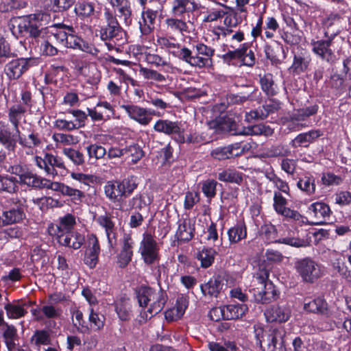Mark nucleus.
I'll list each match as a JSON object with an SVG mask.
<instances>
[{
    "mask_svg": "<svg viewBox=\"0 0 351 351\" xmlns=\"http://www.w3.org/2000/svg\"><path fill=\"white\" fill-rule=\"evenodd\" d=\"M131 302L130 298L122 297L116 302L115 309L121 320H128L130 317Z\"/></svg>",
    "mask_w": 351,
    "mask_h": 351,
    "instance_id": "obj_40",
    "label": "nucleus"
},
{
    "mask_svg": "<svg viewBox=\"0 0 351 351\" xmlns=\"http://www.w3.org/2000/svg\"><path fill=\"white\" fill-rule=\"evenodd\" d=\"M256 344L263 351H287L285 344L286 332L282 327L265 330L261 327L255 328Z\"/></svg>",
    "mask_w": 351,
    "mask_h": 351,
    "instance_id": "obj_2",
    "label": "nucleus"
},
{
    "mask_svg": "<svg viewBox=\"0 0 351 351\" xmlns=\"http://www.w3.org/2000/svg\"><path fill=\"white\" fill-rule=\"evenodd\" d=\"M97 223L105 229L106 236L110 243H112V239L114 238L115 228L114 223L111 217L107 214L100 215L96 219Z\"/></svg>",
    "mask_w": 351,
    "mask_h": 351,
    "instance_id": "obj_39",
    "label": "nucleus"
},
{
    "mask_svg": "<svg viewBox=\"0 0 351 351\" xmlns=\"http://www.w3.org/2000/svg\"><path fill=\"white\" fill-rule=\"evenodd\" d=\"M232 145L223 147H217L211 152V156L219 160L238 156V153L233 152Z\"/></svg>",
    "mask_w": 351,
    "mask_h": 351,
    "instance_id": "obj_50",
    "label": "nucleus"
},
{
    "mask_svg": "<svg viewBox=\"0 0 351 351\" xmlns=\"http://www.w3.org/2000/svg\"><path fill=\"white\" fill-rule=\"evenodd\" d=\"M184 125L180 121H172L168 119H160L154 125L155 131L167 135H176L178 143H185Z\"/></svg>",
    "mask_w": 351,
    "mask_h": 351,
    "instance_id": "obj_8",
    "label": "nucleus"
},
{
    "mask_svg": "<svg viewBox=\"0 0 351 351\" xmlns=\"http://www.w3.org/2000/svg\"><path fill=\"white\" fill-rule=\"evenodd\" d=\"M195 55L186 47H182L178 51V57L193 66L204 67L214 54V49L204 44L198 43L194 46Z\"/></svg>",
    "mask_w": 351,
    "mask_h": 351,
    "instance_id": "obj_3",
    "label": "nucleus"
},
{
    "mask_svg": "<svg viewBox=\"0 0 351 351\" xmlns=\"http://www.w3.org/2000/svg\"><path fill=\"white\" fill-rule=\"evenodd\" d=\"M49 11L45 10L36 12V13L29 14L25 21L24 27L33 38L44 37L47 32V25L51 22V16L49 13Z\"/></svg>",
    "mask_w": 351,
    "mask_h": 351,
    "instance_id": "obj_4",
    "label": "nucleus"
},
{
    "mask_svg": "<svg viewBox=\"0 0 351 351\" xmlns=\"http://www.w3.org/2000/svg\"><path fill=\"white\" fill-rule=\"evenodd\" d=\"M34 62L32 58L12 60L5 65L4 69L5 73L10 79L16 80L32 66Z\"/></svg>",
    "mask_w": 351,
    "mask_h": 351,
    "instance_id": "obj_13",
    "label": "nucleus"
},
{
    "mask_svg": "<svg viewBox=\"0 0 351 351\" xmlns=\"http://www.w3.org/2000/svg\"><path fill=\"white\" fill-rule=\"evenodd\" d=\"M261 236L268 243H282L294 247H302L306 245V242L298 237L287 236L278 238L277 229L271 223L265 224L261 227Z\"/></svg>",
    "mask_w": 351,
    "mask_h": 351,
    "instance_id": "obj_5",
    "label": "nucleus"
},
{
    "mask_svg": "<svg viewBox=\"0 0 351 351\" xmlns=\"http://www.w3.org/2000/svg\"><path fill=\"white\" fill-rule=\"evenodd\" d=\"M105 18L107 25L102 27L100 31V37L103 40H120L122 38V32L115 16L109 11L105 12Z\"/></svg>",
    "mask_w": 351,
    "mask_h": 351,
    "instance_id": "obj_11",
    "label": "nucleus"
},
{
    "mask_svg": "<svg viewBox=\"0 0 351 351\" xmlns=\"http://www.w3.org/2000/svg\"><path fill=\"white\" fill-rule=\"evenodd\" d=\"M304 309L307 312L319 313L327 315L328 314V304L326 302L320 297L313 300L305 299L304 302Z\"/></svg>",
    "mask_w": 351,
    "mask_h": 351,
    "instance_id": "obj_23",
    "label": "nucleus"
},
{
    "mask_svg": "<svg viewBox=\"0 0 351 351\" xmlns=\"http://www.w3.org/2000/svg\"><path fill=\"white\" fill-rule=\"evenodd\" d=\"M20 181L28 186L43 189L45 178L30 171H25L20 175Z\"/></svg>",
    "mask_w": 351,
    "mask_h": 351,
    "instance_id": "obj_41",
    "label": "nucleus"
},
{
    "mask_svg": "<svg viewBox=\"0 0 351 351\" xmlns=\"http://www.w3.org/2000/svg\"><path fill=\"white\" fill-rule=\"evenodd\" d=\"M264 314L269 322H285L291 316V309L286 304L274 305L267 308Z\"/></svg>",
    "mask_w": 351,
    "mask_h": 351,
    "instance_id": "obj_18",
    "label": "nucleus"
},
{
    "mask_svg": "<svg viewBox=\"0 0 351 351\" xmlns=\"http://www.w3.org/2000/svg\"><path fill=\"white\" fill-rule=\"evenodd\" d=\"M308 213L313 217L311 225L322 226L327 223L332 211L329 206L324 202H317L311 204L308 208Z\"/></svg>",
    "mask_w": 351,
    "mask_h": 351,
    "instance_id": "obj_15",
    "label": "nucleus"
},
{
    "mask_svg": "<svg viewBox=\"0 0 351 351\" xmlns=\"http://www.w3.org/2000/svg\"><path fill=\"white\" fill-rule=\"evenodd\" d=\"M75 0H45L43 7L45 10L53 12H62L69 10Z\"/></svg>",
    "mask_w": 351,
    "mask_h": 351,
    "instance_id": "obj_29",
    "label": "nucleus"
},
{
    "mask_svg": "<svg viewBox=\"0 0 351 351\" xmlns=\"http://www.w3.org/2000/svg\"><path fill=\"white\" fill-rule=\"evenodd\" d=\"M157 12L148 9L142 13V19L138 22L139 29L143 34H149L154 28Z\"/></svg>",
    "mask_w": 351,
    "mask_h": 351,
    "instance_id": "obj_28",
    "label": "nucleus"
},
{
    "mask_svg": "<svg viewBox=\"0 0 351 351\" xmlns=\"http://www.w3.org/2000/svg\"><path fill=\"white\" fill-rule=\"evenodd\" d=\"M241 135H261L270 136L273 130L269 126L263 124L254 125L249 127H242V131L239 132Z\"/></svg>",
    "mask_w": 351,
    "mask_h": 351,
    "instance_id": "obj_42",
    "label": "nucleus"
},
{
    "mask_svg": "<svg viewBox=\"0 0 351 351\" xmlns=\"http://www.w3.org/2000/svg\"><path fill=\"white\" fill-rule=\"evenodd\" d=\"M18 189L16 178L10 176H0V191L10 193H14Z\"/></svg>",
    "mask_w": 351,
    "mask_h": 351,
    "instance_id": "obj_47",
    "label": "nucleus"
},
{
    "mask_svg": "<svg viewBox=\"0 0 351 351\" xmlns=\"http://www.w3.org/2000/svg\"><path fill=\"white\" fill-rule=\"evenodd\" d=\"M188 306V301L185 298H178L176 306L165 312V317L168 322H173L180 319Z\"/></svg>",
    "mask_w": 351,
    "mask_h": 351,
    "instance_id": "obj_26",
    "label": "nucleus"
},
{
    "mask_svg": "<svg viewBox=\"0 0 351 351\" xmlns=\"http://www.w3.org/2000/svg\"><path fill=\"white\" fill-rule=\"evenodd\" d=\"M67 30L69 34L65 47L67 48L78 49L82 43V39L75 34V30L73 27H67Z\"/></svg>",
    "mask_w": 351,
    "mask_h": 351,
    "instance_id": "obj_57",
    "label": "nucleus"
},
{
    "mask_svg": "<svg viewBox=\"0 0 351 351\" xmlns=\"http://www.w3.org/2000/svg\"><path fill=\"white\" fill-rule=\"evenodd\" d=\"M260 83L262 90L267 96H274L277 93V86L274 83L271 74L267 73L260 76Z\"/></svg>",
    "mask_w": 351,
    "mask_h": 351,
    "instance_id": "obj_45",
    "label": "nucleus"
},
{
    "mask_svg": "<svg viewBox=\"0 0 351 351\" xmlns=\"http://www.w3.org/2000/svg\"><path fill=\"white\" fill-rule=\"evenodd\" d=\"M42 210H46L49 208H58L62 206L59 200L51 197H43L34 200Z\"/></svg>",
    "mask_w": 351,
    "mask_h": 351,
    "instance_id": "obj_55",
    "label": "nucleus"
},
{
    "mask_svg": "<svg viewBox=\"0 0 351 351\" xmlns=\"http://www.w3.org/2000/svg\"><path fill=\"white\" fill-rule=\"evenodd\" d=\"M295 268L306 282L313 283L323 274L321 265L310 258H304L297 261L295 263Z\"/></svg>",
    "mask_w": 351,
    "mask_h": 351,
    "instance_id": "obj_6",
    "label": "nucleus"
},
{
    "mask_svg": "<svg viewBox=\"0 0 351 351\" xmlns=\"http://www.w3.org/2000/svg\"><path fill=\"white\" fill-rule=\"evenodd\" d=\"M147 110L144 108L133 107V119L142 125H147L151 121Z\"/></svg>",
    "mask_w": 351,
    "mask_h": 351,
    "instance_id": "obj_61",
    "label": "nucleus"
},
{
    "mask_svg": "<svg viewBox=\"0 0 351 351\" xmlns=\"http://www.w3.org/2000/svg\"><path fill=\"white\" fill-rule=\"evenodd\" d=\"M95 10L93 3L90 2L82 1L78 2L75 7V14L82 18L88 17L91 16Z\"/></svg>",
    "mask_w": 351,
    "mask_h": 351,
    "instance_id": "obj_52",
    "label": "nucleus"
},
{
    "mask_svg": "<svg viewBox=\"0 0 351 351\" xmlns=\"http://www.w3.org/2000/svg\"><path fill=\"white\" fill-rule=\"evenodd\" d=\"M17 143L23 147L32 149L41 147L43 142L38 133L31 132L27 137L19 133H12L10 128L5 125L0 127V145L8 153L14 152Z\"/></svg>",
    "mask_w": 351,
    "mask_h": 351,
    "instance_id": "obj_1",
    "label": "nucleus"
},
{
    "mask_svg": "<svg viewBox=\"0 0 351 351\" xmlns=\"http://www.w3.org/2000/svg\"><path fill=\"white\" fill-rule=\"evenodd\" d=\"M341 16L339 14H330L326 19L324 24L326 27L325 36H335L340 32L339 25Z\"/></svg>",
    "mask_w": 351,
    "mask_h": 351,
    "instance_id": "obj_36",
    "label": "nucleus"
},
{
    "mask_svg": "<svg viewBox=\"0 0 351 351\" xmlns=\"http://www.w3.org/2000/svg\"><path fill=\"white\" fill-rule=\"evenodd\" d=\"M53 155L50 153H45L44 157L36 156L34 161L36 165L41 169H43L47 175L55 176L57 171L52 167Z\"/></svg>",
    "mask_w": 351,
    "mask_h": 351,
    "instance_id": "obj_35",
    "label": "nucleus"
},
{
    "mask_svg": "<svg viewBox=\"0 0 351 351\" xmlns=\"http://www.w3.org/2000/svg\"><path fill=\"white\" fill-rule=\"evenodd\" d=\"M215 125L217 127V129L223 132H230L232 135H241V133L239 132L242 131V128L237 126V123L231 118L226 117L219 119Z\"/></svg>",
    "mask_w": 351,
    "mask_h": 351,
    "instance_id": "obj_37",
    "label": "nucleus"
},
{
    "mask_svg": "<svg viewBox=\"0 0 351 351\" xmlns=\"http://www.w3.org/2000/svg\"><path fill=\"white\" fill-rule=\"evenodd\" d=\"M25 217V214L23 208L20 205H17L16 207L3 211L1 218L3 224L8 225L20 222Z\"/></svg>",
    "mask_w": 351,
    "mask_h": 351,
    "instance_id": "obj_27",
    "label": "nucleus"
},
{
    "mask_svg": "<svg viewBox=\"0 0 351 351\" xmlns=\"http://www.w3.org/2000/svg\"><path fill=\"white\" fill-rule=\"evenodd\" d=\"M57 240L60 245L74 250L80 249L85 241L84 236L75 231L60 234Z\"/></svg>",
    "mask_w": 351,
    "mask_h": 351,
    "instance_id": "obj_22",
    "label": "nucleus"
},
{
    "mask_svg": "<svg viewBox=\"0 0 351 351\" xmlns=\"http://www.w3.org/2000/svg\"><path fill=\"white\" fill-rule=\"evenodd\" d=\"M297 186L308 195H312L315 191V180L312 177L304 176L300 178L297 183Z\"/></svg>",
    "mask_w": 351,
    "mask_h": 351,
    "instance_id": "obj_54",
    "label": "nucleus"
},
{
    "mask_svg": "<svg viewBox=\"0 0 351 351\" xmlns=\"http://www.w3.org/2000/svg\"><path fill=\"white\" fill-rule=\"evenodd\" d=\"M88 155L90 158H94L97 160L103 158L106 154V149L97 144H91L86 147Z\"/></svg>",
    "mask_w": 351,
    "mask_h": 351,
    "instance_id": "obj_58",
    "label": "nucleus"
},
{
    "mask_svg": "<svg viewBox=\"0 0 351 351\" xmlns=\"http://www.w3.org/2000/svg\"><path fill=\"white\" fill-rule=\"evenodd\" d=\"M311 60L310 56L305 53L294 55L293 64L289 69V72L293 75H300L306 71Z\"/></svg>",
    "mask_w": 351,
    "mask_h": 351,
    "instance_id": "obj_25",
    "label": "nucleus"
},
{
    "mask_svg": "<svg viewBox=\"0 0 351 351\" xmlns=\"http://www.w3.org/2000/svg\"><path fill=\"white\" fill-rule=\"evenodd\" d=\"M193 231L194 228L191 226L190 220H180L176 237L178 240L189 241L193 237Z\"/></svg>",
    "mask_w": 351,
    "mask_h": 351,
    "instance_id": "obj_38",
    "label": "nucleus"
},
{
    "mask_svg": "<svg viewBox=\"0 0 351 351\" xmlns=\"http://www.w3.org/2000/svg\"><path fill=\"white\" fill-rule=\"evenodd\" d=\"M84 262L90 269L95 267L100 254V246L97 237L90 234L87 236Z\"/></svg>",
    "mask_w": 351,
    "mask_h": 351,
    "instance_id": "obj_14",
    "label": "nucleus"
},
{
    "mask_svg": "<svg viewBox=\"0 0 351 351\" xmlns=\"http://www.w3.org/2000/svg\"><path fill=\"white\" fill-rule=\"evenodd\" d=\"M321 134L319 130H311L308 132L300 134L291 141V145L293 147H307L309 144L314 142Z\"/></svg>",
    "mask_w": 351,
    "mask_h": 351,
    "instance_id": "obj_30",
    "label": "nucleus"
},
{
    "mask_svg": "<svg viewBox=\"0 0 351 351\" xmlns=\"http://www.w3.org/2000/svg\"><path fill=\"white\" fill-rule=\"evenodd\" d=\"M218 179L223 182H231L240 184L243 181V176L235 170H223L218 174Z\"/></svg>",
    "mask_w": 351,
    "mask_h": 351,
    "instance_id": "obj_46",
    "label": "nucleus"
},
{
    "mask_svg": "<svg viewBox=\"0 0 351 351\" xmlns=\"http://www.w3.org/2000/svg\"><path fill=\"white\" fill-rule=\"evenodd\" d=\"M215 254L216 251L214 249L204 247L197 252L196 257L200 261L202 267L207 268L213 263Z\"/></svg>",
    "mask_w": 351,
    "mask_h": 351,
    "instance_id": "obj_43",
    "label": "nucleus"
},
{
    "mask_svg": "<svg viewBox=\"0 0 351 351\" xmlns=\"http://www.w3.org/2000/svg\"><path fill=\"white\" fill-rule=\"evenodd\" d=\"M62 153L75 165H81L84 162V157L82 153L73 148H64Z\"/></svg>",
    "mask_w": 351,
    "mask_h": 351,
    "instance_id": "obj_56",
    "label": "nucleus"
},
{
    "mask_svg": "<svg viewBox=\"0 0 351 351\" xmlns=\"http://www.w3.org/2000/svg\"><path fill=\"white\" fill-rule=\"evenodd\" d=\"M217 182L215 180H206L202 182V191L208 198H213L216 195Z\"/></svg>",
    "mask_w": 351,
    "mask_h": 351,
    "instance_id": "obj_60",
    "label": "nucleus"
},
{
    "mask_svg": "<svg viewBox=\"0 0 351 351\" xmlns=\"http://www.w3.org/2000/svg\"><path fill=\"white\" fill-rule=\"evenodd\" d=\"M167 29L174 34L185 35L190 33V21H186L184 17L172 16L165 20Z\"/></svg>",
    "mask_w": 351,
    "mask_h": 351,
    "instance_id": "obj_20",
    "label": "nucleus"
},
{
    "mask_svg": "<svg viewBox=\"0 0 351 351\" xmlns=\"http://www.w3.org/2000/svg\"><path fill=\"white\" fill-rule=\"evenodd\" d=\"M136 56H139L138 58L139 60L143 59L149 64H155L156 66H164L167 64V62L161 58L160 56L157 54H145L143 52V48L137 46Z\"/></svg>",
    "mask_w": 351,
    "mask_h": 351,
    "instance_id": "obj_49",
    "label": "nucleus"
},
{
    "mask_svg": "<svg viewBox=\"0 0 351 351\" xmlns=\"http://www.w3.org/2000/svg\"><path fill=\"white\" fill-rule=\"evenodd\" d=\"M32 340L36 346L49 345L51 342L49 332L46 330H39L34 332Z\"/></svg>",
    "mask_w": 351,
    "mask_h": 351,
    "instance_id": "obj_59",
    "label": "nucleus"
},
{
    "mask_svg": "<svg viewBox=\"0 0 351 351\" xmlns=\"http://www.w3.org/2000/svg\"><path fill=\"white\" fill-rule=\"evenodd\" d=\"M158 248L156 241L150 234H144L139 252L146 264H153L158 259Z\"/></svg>",
    "mask_w": 351,
    "mask_h": 351,
    "instance_id": "obj_12",
    "label": "nucleus"
},
{
    "mask_svg": "<svg viewBox=\"0 0 351 351\" xmlns=\"http://www.w3.org/2000/svg\"><path fill=\"white\" fill-rule=\"evenodd\" d=\"M225 311V319H237L242 317L248 311L245 304H231L223 306Z\"/></svg>",
    "mask_w": 351,
    "mask_h": 351,
    "instance_id": "obj_33",
    "label": "nucleus"
},
{
    "mask_svg": "<svg viewBox=\"0 0 351 351\" xmlns=\"http://www.w3.org/2000/svg\"><path fill=\"white\" fill-rule=\"evenodd\" d=\"M37 38L41 39L40 49L43 54L53 56L58 53V50L53 45L55 43L49 40L48 37H39Z\"/></svg>",
    "mask_w": 351,
    "mask_h": 351,
    "instance_id": "obj_53",
    "label": "nucleus"
},
{
    "mask_svg": "<svg viewBox=\"0 0 351 351\" xmlns=\"http://www.w3.org/2000/svg\"><path fill=\"white\" fill-rule=\"evenodd\" d=\"M75 224V216L71 213H67L60 217L56 224H50L48 227V232L50 235L58 239L60 237V234H66L73 231Z\"/></svg>",
    "mask_w": 351,
    "mask_h": 351,
    "instance_id": "obj_10",
    "label": "nucleus"
},
{
    "mask_svg": "<svg viewBox=\"0 0 351 351\" xmlns=\"http://www.w3.org/2000/svg\"><path fill=\"white\" fill-rule=\"evenodd\" d=\"M167 300V293L162 290H159L156 292L154 291V296L152 297V303L147 311L141 312L140 322H145L149 317H151L153 314L160 313L165 306Z\"/></svg>",
    "mask_w": 351,
    "mask_h": 351,
    "instance_id": "obj_17",
    "label": "nucleus"
},
{
    "mask_svg": "<svg viewBox=\"0 0 351 351\" xmlns=\"http://www.w3.org/2000/svg\"><path fill=\"white\" fill-rule=\"evenodd\" d=\"M267 278L268 274L265 271L263 276L256 278L260 287L252 289L255 300L263 304L269 303L277 298V291L274 285L271 282H265Z\"/></svg>",
    "mask_w": 351,
    "mask_h": 351,
    "instance_id": "obj_7",
    "label": "nucleus"
},
{
    "mask_svg": "<svg viewBox=\"0 0 351 351\" xmlns=\"http://www.w3.org/2000/svg\"><path fill=\"white\" fill-rule=\"evenodd\" d=\"M88 319L90 324V326L95 330H99L104 327V317L103 315L99 316L98 313H95L94 310L90 308V314Z\"/></svg>",
    "mask_w": 351,
    "mask_h": 351,
    "instance_id": "obj_64",
    "label": "nucleus"
},
{
    "mask_svg": "<svg viewBox=\"0 0 351 351\" xmlns=\"http://www.w3.org/2000/svg\"><path fill=\"white\" fill-rule=\"evenodd\" d=\"M326 40H319L312 43L313 51L323 60L332 63L336 60V56L331 48L334 36L328 35Z\"/></svg>",
    "mask_w": 351,
    "mask_h": 351,
    "instance_id": "obj_16",
    "label": "nucleus"
},
{
    "mask_svg": "<svg viewBox=\"0 0 351 351\" xmlns=\"http://www.w3.org/2000/svg\"><path fill=\"white\" fill-rule=\"evenodd\" d=\"M317 111V108L315 106L300 109L292 114L291 119L295 121H302L306 117H308L315 114Z\"/></svg>",
    "mask_w": 351,
    "mask_h": 351,
    "instance_id": "obj_63",
    "label": "nucleus"
},
{
    "mask_svg": "<svg viewBox=\"0 0 351 351\" xmlns=\"http://www.w3.org/2000/svg\"><path fill=\"white\" fill-rule=\"evenodd\" d=\"M136 295L139 306L146 307L148 302H152L154 291L150 287L143 286L136 290Z\"/></svg>",
    "mask_w": 351,
    "mask_h": 351,
    "instance_id": "obj_44",
    "label": "nucleus"
},
{
    "mask_svg": "<svg viewBox=\"0 0 351 351\" xmlns=\"http://www.w3.org/2000/svg\"><path fill=\"white\" fill-rule=\"evenodd\" d=\"M106 195L111 200H119L123 197H127L132 193V185L129 178L122 182L109 181L104 186Z\"/></svg>",
    "mask_w": 351,
    "mask_h": 351,
    "instance_id": "obj_9",
    "label": "nucleus"
},
{
    "mask_svg": "<svg viewBox=\"0 0 351 351\" xmlns=\"http://www.w3.org/2000/svg\"><path fill=\"white\" fill-rule=\"evenodd\" d=\"M228 240L230 244H236L247 237V228L243 221L236 223L228 230Z\"/></svg>",
    "mask_w": 351,
    "mask_h": 351,
    "instance_id": "obj_31",
    "label": "nucleus"
},
{
    "mask_svg": "<svg viewBox=\"0 0 351 351\" xmlns=\"http://www.w3.org/2000/svg\"><path fill=\"white\" fill-rule=\"evenodd\" d=\"M198 8V5L194 0H173L171 12L174 16L184 17L185 14L193 12Z\"/></svg>",
    "mask_w": 351,
    "mask_h": 351,
    "instance_id": "obj_21",
    "label": "nucleus"
},
{
    "mask_svg": "<svg viewBox=\"0 0 351 351\" xmlns=\"http://www.w3.org/2000/svg\"><path fill=\"white\" fill-rule=\"evenodd\" d=\"M332 267L334 270L342 278H345L347 282L351 281V272L348 270L343 262L337 260L332 263Z\"/></svg>",
    "mask_w": 351,
    "mask_h": 351,
    "instance_id": "obj_62",
    "label": "nucleus"
},
{
    "mask_svg": "<svg viewBox=\"0 0 351 351\" xmlns=\"http://www.w3.org/2000/svg\"><path fill=\"white\" fill-rule=\"evenodd\" d=\"M66 25L61 23L47 27L44 37H48L49 40L56 45L65 47L69 31Z\"/></svg>",
    "mask_w": 351,
    "mask_h": 351,
    "instance_id": "obj_19",
    "label": "nucleus"
},
{
    "mask_svg": "<svg viewBox=\"0 0 351 351\" xmlns=\"http://www.w3.org/2000/svg\"><path fill=\"white\" fill-rule=\"evenodd\" d=\"M79 75H82L87 78L88 83L96 84L100 81V74L96 66L89 64Z\"/></svg>",
    "mask_w": 351,
    "mask_h": 351,
    "instance_id": "obj_51",
    "label": "nucleus"
},
{
    "mask_svg": "<svg viewBox=\"0 0 351 351\" xmlns=\"http://www.w3.org/2000/svg\"><path fill=\"white\" fill-rule=\"evenodd\" d=\"M25 112L26 108L22 104H16L10 108L8 120L13 125L14 132L19 133V123Z\"/></svg>",
    "mask_w": 351,
    "mask_h": 351,
    "instance_id": "obj_32",
    "label": "nucleus"
},
{
    "mask_svg": "<svg viewBox=\"0 0 351 351\" xmlns=\"http://www.w3.org/2000/svg\"><path fill=\"white\" fill-rule=\"evenodd\" d=\"M223 280L219 277H213L206 283L201 285V291L204 295L217 297L223 287Z\"/></svg>",
    "mask_w": 351,
    "mask_h": 351,
    "instance_id": "obj_24",
    "label": "nucleus"
},
{
    "mask_svg": "<svg viewBox=\"0 0 351 351\" xmlns=\"http://www.w3.org/2000/svg\"><path fill=\"white\" fill-rule=\"evenodd\" d=\"M132 258V239L130 235L123 239V249L118 256L117 263L121 268L126 267Z\"/></svg>",
    "mask_w": 351,
    "mask_h": 351,
    "instance_id": "obj_34",
    "label": "nucleus"
},
{
    "mask_svg": "<svg viewBox=\"0 0 351 351\" xmlns=\"http://www.w3.org/2000/svg\"><path fill=\"white\" fill-rule=\"evenodd\" d=\"M23 305L14 304L8 303L5 305L4 308L6 311L7 316L10 319H19L24 317L27 311L24 308Z\"/></svg>",
    "mask_w": 351,
    "mask_h": 351,
    "instance_id": "obj_48",
    "label": "nucleus"
}]
</instances>
